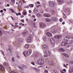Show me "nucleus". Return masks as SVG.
Wrapping results in <instances>:
<instances>
[{
    "instance_id": "f257e3e1",
    "label": "nucleus",
    "mask_w": 73,
    "mask_h": 73,
    "mask_svg": "<svg viewBox=\"0 0 73 73\" xmlns=\"http://www.w3.org/2000/svg\"><path fill=\"white\" fill-rule=\"evenodd\" d=\"M65 42L66 43V44H72L73 42V38L70 36H67L64 38Z\"/></svg>"
},
{
    "instance_id": "f03ea898",
    "label": "nucleus",
    "mask_w": 73,
    "mask_h": 73,
    "mask_svg": "<svg viewBox=\"0 0 73 73\" xmlns=\"http://www.w3.org/2000/svg\"><path fill=\"white\" fill-rule=\"evenodd\" d=\"M31 53V52L29 50L25 51L23 53V54L25 57H26V55L27 56H29Z\"/></svg>"
},
{
    "instance_id": "7ed1b4c3",
    "label": "nucleus",
    "mask_w": 73,
    "mask_h": 73,
    "mask_svg": "<svg viewBox=\"0 0 73 73\" xmlns=\"http://www.w3.org/2000/svg\"><path fill=\"white\" fill-rule=\"evenodd\" d=\"M39 25L40 27V28H44L46 27L45 24L43 23H39Z\"/></svg>"
},
{
    "instance_id": "20e7f679",
    "label": "nucleus",
    "mask_w": 73,
    "mask_h": 73,
    "mask_svg": "<svg viewBox=\"0 0 73 73\" xmlns=\"http://www.w3.org/2000/svg\"><path fill=\"white\" fill-rule=\"evenodd\" d=\"M50 42L51 44L53 45V46H54L55 45L54 44L55 43V41L54 38H51L50 39Z\"/></svg>"
},
{
    "instance_id": "39448f33",
    "label": "nucleus",
    "mask_w": 73,
    "mask_h": 73,
    "mask_svg": "<svg viewBox=\"0 0 73 73\" xmlns=\"http://www.w3.org/2000/svg\"><path fill=\"white\" fill-rule=\"evenodd\" d=\"M45 53L47 56H50L51 55V52L49 50H45Z\"/></svg>"
},
{
    "instance_id": "423d86ee",
    "label": "nucleus",
    "mask_w": 73,
    "mask_h": 73,
    "mask_svg": "<svg viewBox=\"0 0 73 73\" xmlns=\"http://www.w3.org/2000/svg\"><path fill=\"white\" fill-rule=\"evenodd\" d=\"M49 5L50 7H53L55 5V3L54 2L49 1Z\"/></svg>"
},
{
    "instance_id": "0eeeda50",
    "label": "nucleus",
    "mask_w": 73,
    "mask_h": 73,
    "mask_svg": "<svg viewBox=\"0 0 73 73\" xmlns=\"http://www.w3.org/2000/svg\"><path fill=\"white\" fill-rule=\"evenodd\" d=\"M32 41V36H29L27 38V41L29 42Z\"/></svg>"
},
{
    "instance_id": "6e6552de",
    "label": "nucleus",
    "mask_w": 73,
    "mask_h": 73,
    "mask_svg": "<svg viewBox=\"0 0 73 73\" xmlns=\"http://www.w3.org/2000/svg\"><path fill=\"white\" fill-rule=\"evenodd\" d=\"M48 64H49L51 66H53V65H54V64L53 63L52 61L49 60L48 61Z\"/></svg>"
},
{
    "instance_id": "1a4fd4ad",
    "label": "nucleus",
    "mask_w": 73,
    "mask_h": 73,
    "mask_svg": "<svg viewBox=\"0 0 73 73\" xmlns=\"http://www.w3.org/2000/svg\"><path fill=\"white\" fill-rule=\"evenodd\" d=\"M58 3L61 4H62V3H64V0H57Z\"/></svg>"
},
{
    "instance_id": "9d476101",
    "label": "nucleus",
    "mask_w": 73,
    "mask_h": 73,
    "mask_svg": "<svg viewBox=\"0 0 73 73\" xmlns=\"http://www.w3.org/2000/svg\"><path fill=\"white\" fill-rule=\"evenodd\" d=\"M44 15L45 17H49L50 16V14L48 13L44 14Z\"/></svg>"
},
{
    "instance_id": "9b49d317",
    "label": "nucleus",
    "mask_w": 73,
    "mask_h": 73,
    "mask_svg": "<svg viewBox=\"0 0 73 73\" xmlns=\"http://www.w3.org/2000/svg\"><path fill=\"white\" fill-rule=\"evenodd\" d=\"M62 37V36L61 35H58L55 36V37L56 38H60V37Z\"/></svg>"
},
{
    "instance_id": "f8f14e48",
    "label": "nucleus",
    "mask_w": 73,
    "mask_h": 73,
    "mask_svg": "<svg viewBox=\"0 0 73 73\" xmlns=\"http://www.w3.org/2000/svg\"><path fill=\"white\" fill-rule=\"evenodd\" d=\"M24 47L25 48H26V49H28V48H29V44H26L25 45Z\"/></svg>"
},
{
    "instance_id": "ddd939ff",
    "label": "nucleus",
    "mask_w": 73,
    "mask_h": 73,
    "mask_svg": "<svg viewBox=\"0 0 73 73\" xmlns=\"http://www.w3.org/2000/svg\"><path fill=\"white\" fill-rule=\"evenodd\" d=\"M62 54L63 56H64L65 57H66V58H68V57H69V55L65 53H63Z\"/></svg>"
},
{
    "instance_id": "4468645a",
    "label": "nucleus",
    "mask_w": 73,
    "mask_h": 73,
    "mask_svg": "<svg viewBox=\"0 0 73 73\" xmlns=\"http://www.w3.org/2000/svg\"><path fill=\"white\" fill-rule=\"evenodd\" d=\"M21 5H22V1H20L19 2L18 6L19 7H20Z\"/></svg>"
},
{
    "instance_id": "2eb2a0df",
    "label": "nucleus",
    "mask_w": 73,
    "mask_h": 73,
    "mask_svg": "<svg viewBox=\"0 0 73 73\" xmlns=\"http://www.w3.org/2000/svg\"><path fill=\"white\" fill-rule=\"evenodd\" d=\"M68 44H66V42H62L61 44V46H64L65 45H67Z\"/></svg>"
},
{
    "instance_id": "dca6fc26",
    "label": "nucleus",
    "mask_w": 73,
    "mask_h": 73,
    "mask_svg": "<svg viewBox=\"0 0 73 73\" xmlns=\"http://www.w3.org/2000/svg\"><path fill=\"white\" fill-rule=\"evenodd\" d=\"M42 47L44 48V49H47V48H48V46L46 44H44L43 45Z\"/></svg>"
},
{
    "instance_id": "f3484780",
    "label": "nucleus",
    "mask_w": 73,
    "mask_h": 73,
    "mask_svg": "<svg viewBox=\"0 0 73 73\" xmlns=\"http://www.w3.org/2000/svg\"><path fill=\"white\" fill-rule=\"evenodd\" d=\"M0 69H1L2 70H4V68L3 66L1 64H0Z\"/></svg>"
},
{
    "instance_id": "a211bd4d",
    "label": "nucleus",
    "mask_w": 73,
    "mask_h": 73,
    "mask_svg": "<svg viewBox=\"0 0 73 73\" xmlns=\"http://www.w3.org/2000/svg\"><path fill=\"white\" fill-rule=\"evenodd\" d=\"M52 20L54 21H56L57 20V18L55 17H53L52 19Z\"/></svg>"
},
{
    "instance_id": "6ab92c4d",
    "label": "nucleus",
    "mask_w": 73,
    "mask_h": 73,
    "mask_svg": "<svg viewBox=\"0 0 73 73\" xmlns=\"http://www.w3.org/2000/svg\"><path fill=\"white\" fill-rule=\"evenodd\" d=\"M59 50L61 52H65V50L62 48H60L59 49Z\"/></svg>"
},
{
    "instance_id": "aec40b11",
    "label": "nucleus",
    "mask_w": 73,
    "mask_h": 73,
    "mask_svg": "<svg viewBox=\"0 0 73 73\" xmlns=\"http://www.w3.org/2000/svg\"><path fill=\"white\" fill-rule=\"evenodd\" d=\"M46 35L48 36V37H50L51 36H52V35L49 32H48L47 33Z\"/></svg>"
},
{
    "instance_id": "412c9836",
    "label": "nucleus",
    "mask_w": 73,
    "mask_h": 73,
    "mask_svg": "<svg viewBox=\"0 0 73 73\" xmlns=\"http://www.w3.org/2000/svg\"><path fill=\"white\" fill-rule=\"evenodd\" d=\"M44 63V60H41V61H40V63L39 64L40 65H43Z\"/></svg>"
},
{
    "instance_id": "4be33fe9",
    "label": "nucleus",
    "mask_w": 73,
    "mask_h": 73,
    "mask_svg": "<svg viewBox=\"0 0 73 73\" xmlns=\"http://www.w3.org/2000/svg\"><path fill=\"white\" fill-rule=\"evenodd\" d=\"M57 32V29H54L52 31V33H55Z\"/></svg>"
},
{
    "instance_id": "5701e85b",
    "label": "nucleus",
    "mask_w": 73,
    "mask_h": 73,
    "mask_svg": "<svg viewBox=\"0 0 73 73\" xmlns=\"http://www.w3.org/2000/svg\"><path fill=\"white\" fill-rule=\"evenodd\" d=\"M41 61V59H38L37 61L38 64H40V63Z\"/></svg>"
},
{
    "instance_id": "b1692460",
    "label": "nucleus",
    "mask_w": 73,
    "mask_h": 73,
    "mask_svg": "<svg viewBox=\"0 0 73 73\" xmlns=\"http://www.w3.org/2000/svg\"><path fill=\"white\" fill-rule=\"evenodd\" d=\"M17 67L19 68V69H20L21 70H24V69L22 67L18 66Z\"/></svg>"
},
{
    "instance_id": "393cba45",
    "label": "nucleus",
    "mask_w": 73,
    "mask_h": 73,
    "mask_svg": "<svg viewBox=\"0 0 73 73\" xmlns=\"http://www.w3.org/2000/svg\"><path fill=\"white\" fill-rule=\"evenodd\" d=\"M45 21L46 22H49L50 20L49 19L46 18L45 19Z\"/></svg>"
},
{
    "instance_id": "a878e982",
    "label": "nucleus",
    "mask_w": 73,
    "mask_h": 73,
    "mask_svg": "<svg viewBox=\"0 0 73 73\" xmlns=\"http://www.w3.org/2000/svg\"><path fill=\"white\" fill-rule=\"evenodd\" d=\"M29 7H30V8H32L33 7L34 5L33 4H31L29 5Z\"/></svg>"
},
{
    "instance_id": "bb28decb",
    "label": "nucleus",
    "mask_w": 73,
    "mask_h": 73,
    "mask_svg": "<svg viewBox=\"0 0 73 73\" xmlns=\"http://www.w3.org/2000/svg\"><path fill=\"white\" fill-rule=\"evenodd\" d=\"M21 66L23 68H26L27 67V66L24 64H22Z\"/></svg>"
},
{
    "instance_id": "cd10ccee",
    "label": "nucleus",
    "mask_w": 73,
    "mask_h": 73,
    "mask_svg": "<svg viewBox=\"0 0 73 73\" xmlns=\"http://www.w3.org/2000/svg\"><path fill=\"white\" fill-rule=\"evenodd\" d=\"M11 60L13 62H15V58L14 57H12Z\"/></svg>"
},
{
    "instance_id": "c85d7f7f",
    "label": "nucleus",
    "mask_w": 73,
    "mask_h": 73,
    "mask_svg": "<svg viewBox=\"0 0 73 73\" xmlns=\"http://www.w3.org/2000/svg\"><path fill=\"white\" fill-rule=\"evenodd\" d=\"M43 39L44 41H46V37L45 36H44L43 37Z\"/></svg>"
},
{
    "instance_id": "c756f323",
    "label": "nucleus",
    "mask_w": 73,
    "mask_h": 73,
    "mask_svg": "<svg viewBox=\"0 0 73 73\" xmlns=\"http://www.w3.org/2000/svg\"><path fill=\"white\" fill-rule=\"evenodd\" d=\"M69 73H72L73 72V70L71 69H69Z\"/></svg>"
},
{
    "instance_id": "7c9ffc66",
    "label": "nucleus",
    "mask_w": 73,
    "mask_h": 73,
    "mask_svg": "<svg viewBox=\"0 0 73 73\" xmlns=\"http://www.w3.org/2000/svg\"><path fill=\"white\" fill-rule=\"evenodd\" d=\"M22 14L23 15H26L27 14V12H24L22 13Z\"/></svg>"
},
{
    "instance_id": "2f4dec72",
    "label": "nucleus",
    "mask_w": 73,
    "mask_h": 73,
    "mask_svg": "<svg viewBox=\"0 0 73 73\" xmlns=\"http://www.w3.org/2000/svg\"><path fill=\"white\" fill-rule=\"evenodd\" d=\"M34 13H37V9H36V8H35L34 9Z\"/></svg>"
},
{
    "instance_id": "473e14b6",
    "label": "nucleus",
    "mask_w": 73,
    "mask_h": 73,
    "mask_svg": "<svg viewBox=\"0 0 73 73\" xmlns=\"http://www.w3.org/2000/svg\"><path fill=\"white\" fill-rule=\"evenodd\" d=\"M10 9L11 10V12H12L13 13H15V11H14V10H13V9Z\"/></svg>"
},
{
    "instance_id": "72a5a7b5",
    "label": "nucleus",
    "mask_w": 73,
    "mask_h": 73,
    "mask_svg": "<svg viewBox=\"0 0 73 73\" xmlns=\"http://www.w3.org/2000/svg\"><path fill=\"white\" fill-rule=\"evenodd\" d=\"M37 16H38V17H42V15L40 14H37Z\"/></svg>"
},
{
    "instance_id": "f704fd0d",
    "label": "nucleus",
    "mask_w": 73,
    "mask_h": 73,
    "mask_svg": "<svg viewBox=\"0 0 73 73\" xmlns=\"http://www.w3.org/2000/svg\"><path fill=\"white\" fill-rule=\"evenodd\" d=\"M3 65H5V66H7V65H8V63H6V62H5L3 63Z\"/></svg>"
},
{
    "instance_id": "c9c22d12",
    "label": "nucleus",
    "mask_w": 73,
    "mask_h": 73,
    "mask_svg": "<svg viewBox=\"0 0 73 73\" xmlns=\"http://www.w3.org/2000/svg\"><path fill=\"white\" fill-rule=\"evenodd\" d=\"M63 15H64V19H66V16L64 14V13H63Z\"/></svg>"
},
{
    "instance_id": "e433bc0d",
    "label": "nucleus",
    "mask_w": 73,
    "mask_h": 73,
    "mask_svg": "<svg viewBox=\"0 0 73 73\" xmlns=\"http://www.w3.org/2000/svg\"><path fill=\"white\" fill-rule=\"evenodd\" d=\"M69 63L70 64H73V61H69Z\"/></svg>"
},
{
    "instance_id": "4c0bfd02",
    "label": "nucleus",
    "mask_w": 73,
    "mask_h": 73,
    "mask_svg": "<svg viewBox=\"0 0 73 73\" xmlns=\"http://www.w3.org/2000/svg\"><path fill=\"white\" fill-rule=\"evenodd\" d=\"M24 8H29V6H25L24 7Z\"/></svg>"
},
{
    "instance_id": "58836bf2",
    "label": "nucleus",
    "mask_w": 73,
    "mask_h": 73,
    "mask_svg": "<svg viewBox=\"0 0 73 73\" xmlns=\"http://www.w3.org/2000/svg\"><path fill=\"white\" fill-rule=\"evenodd\" d=\"M1 53L3 54V56H4V52L2 50H1Z\"/></svg>"
},
{
    "instance_id": "ea45409f",
    "label": "nucleus",
    "mask_w": 73,
    "mask_h": 73,
    "mask_svg": "<svg viewBox=\"0 0 73 73\" xmlns=\"http://www.w3.org/2000/svg\"><path fill=\"white\" fill-rule=\"evenodd\" d=\"M33 69L34 70H35V71H36L37 70V68H33Z\"/></svg>"
},
{
    "instance_id": "a19ab883",
    "label": "nucleus",
    "mask_w": 73,
    "mask_h": 73,
    "mask_svg": "<svg viewBox=\"0 0 73 73\" xmlns=\"http://www.w3.org/2000/svg\"><path fill=\"white\" fill-rule=\"evenodd\" d=\"M10 73H17L15 72V71H11Z\"/></svg>"
},
{
    "instance_id": "79ce46f5",
    "label": "nucleus",
    "mask_w": 73,
    "mask_h": 73,
    "mask_svg": "<svg viewBox=\"0 0 73 73\" xmlns=\"http://www.w3.org/2000/svg\"><path fill=\"white\" fill-rule=\"evenodd\" d=\"M0 35H3V33H2V32L0 30Z\"/></svg>"
},
{
    "instance_id": "37998d69",
    "label": "nucleus",
    "mask_w": 73,
    "mask_h": 73,
    "mask_svg": "<svg viewBox=\"0 0 73 73\" xmlns=\"http://www.w3.org/2000/svg\"><path fill=\"white\" fill-rule=\"evenodd\" d=\"M60 22H62V19L61 18L59 20Z\"/></svg>"
},
{
    "instance_id": "c03bdc74",
    "label": "nucleus",
    "mask_w": 73,
    "mask_h": 73,
    "mask_svg": "<svg viewBox=\"0 0 73 73\" xmlns=\"http://www.w3.org/2000/svg\"><path fill=\"white\" fill-rule=\"evenodd\" d=\"M31 64L32 65H35V63H33V62H31Z\"/></svg>"
},
{
    "instance_id": "a18cd8bd",
    "label": "nucleus",
    "mask_w": 73,
    "mask_h": 73,
    "mask_svg": "<svg viewBox=\"0 0 73 73\" xmlns=\"http://www.w3.org/2000/svg\"><path fill=\"white\" fill-rule=\"evenodd\" d=\"M44 72L45 73H48V70H44Z\"/></svg>"
},
{
    "instance_id": "49530a36",
    "label": "nucleus",
    "mask_w": 73,
    "mask_h": 73,
    "mask_svg": "<svg viewBox=\"0 0 73 73\" xmlns=\"http://www.w3.org/2000/svg\"><path fill=\"white\" fill-rule=\"evenodd\" d=\"M15 0H11V2L13 3H15Z\"/></svg>"
},
{
    "instance_id": "de8ad7c7",
    "label": "nucleus",
    "mask_w": 73,
    "mask_h": 73,
    "mask_svg": "<svg viewBox=\"0 0 73 73\" xmlns=\"http://www.w3.org/2000/svg\"><path fill=\"white\" fill-rule=\"evenodd\" d=\"M21 22H22V23H24V21L23 19H22L21 20Z\"/></svg>"
},
{
    "instance_id": "09e8293b",
    "label": "nucleus",
    "mask_w": 73,
    "mask_h": 73,
    "mask_svg": "<svg viewBox=\"0 0 73 73\" xmlns=\"http://www.w3.org/2000/svg\"><path fill=\"white\" fill-rule=\"evenodd\" d=\"M63 71H64V72H66V70L65 69H64L63 70Z\"/></svg>"
},
{
    "instance_id": "8fccbe9b",
    "label": "nucleus",
    "mask_w": 73,
    "mask_h": 73,
    "mask_svg": "<svg viewBox=\"0 0 73 73\" xmlns=\"http://www.w3.org/2000/svg\"><path fill=\"white\" fill-rule=\"evenodd\" d=\"M29 12L30 13H32V11L31 10H29Z\"/></svg>"
},
{
    "instance_id": "3c124183",
    "label": "nucleus",
    "mask_w": 73,
    "mask_h": 73,
    "mask_svg": "<svg viewBox=\"0 0 73 73\" xmlns=\"http://www.w3.org/2000/svg\"><path fill=\"white\" fill-rule=\"evenodd\" d=\"M37 4H40V2L38 1L37 2Z\"/></svg>"
},
{
    "instance_id": "603ef678",
    "label": "nucleus",
    "mask_w": 73,
    "mask_h": 73,
    "mask_svg": "<svg viewBox=\"0 0 73 73\" xmlns=\"http://www.w3.org/2000/svg\"><path fill=\"white\" fill-rule=\"evenodd\" d=\"M3 10L4 11H7V10H6V9H4Z\"/></svg>"
},
{
    "instance_id": "864d4df0",
    "label": "nucleus",
    "mask_w": 73,
    "mask_h": 73,
    "mask_svg": "<svg viewBox=\"0 0 73 73\" xmlns=\"http://www.w3.org/2000/svg\"><path fill=\"white\" fill-rule=\"evenodd\" d=\"M23 3H26V2L24 0H23Z\"/></svg>"
},
{
    "instance_id": "5fc2aeb1",
    "label": "nucleus",
    "mask_w": 73,
    "mask_h": 73,
    "mask_svg": "<svg viewBox=\"0 0 73 73\" xmlns=\"http://www.w3.org/2000/svg\"><path fill=\"white\" fill-rule=\"evenodd\" d=\"M15 25H18V23H15Z\"/></svg>"
},
{
    "instance_id": "6e6d98bb",
    "label": "nucleus",
    "mask_w": 73,
    "mask_h": 73,
    "mask_svg": "<svg viewBox=\"0 0 73 73\" xmlns=\"http://www.w3.org/2000/svg\"><path fill=\"white\" fill-rule=\"evenodd\" d=\"M23 17H24V15H21V18Z\"/></svg>"
},
{
    "instance_id": "4d7b16f0",
    "label": "nucleus",
    "mask_w": 73,
    "mask_h": 73,
    "mask_svg": "<svg viewBox=\"0 0 73 73\" xmlns=\"http://www.w3.org/2000/svg\"><path fill=\"white\" fill-rule=\"evenodd\" d=\"M3 12V11L2 10H1L0 12H1V13H2Z\"/></svg>"
},
{
    "instance_id": "13d9d810",
    "label": "nucleus",
    "mask_w": 73,
    "mask_h": 73,
    "mask_svg": "<svg viewBox=\"0 0 73 73\" xmlns=\"http://www.w3.org/2000/svg\"><path fill=\"white\" fill-rule=\"evenodd\" d=\"M32 17H34V18H35V15H33L32 16Z\"/></svg>"
},
{
    "instance_id": "bf43d9fd",
    "label": "nucleus",
    "mask_w": 73,
    "mask_h": 73,
    "mask_svg": "<svg viewBox=\"0 0 73 73\" xmlns=\"http://www.w3.org/2000/svg\"><path fill=\"white\" fill-rule=\"evenodd\" d=\"M35 57H37V54H35Z\"/></svg>"
},
{
    "instance_id": "052dcab7",
    "label": "nucleus",
    "mask_w": 73,
    "mask_h": 73,
    "mask_svg": "<svg viewBox=\"0 0 73 73\" xmlns=\"http://www.w3.org/2000/svg\"><path fill=\"white\" fill-rule=\"evenodd\" d=\"M40 6H41L40 5H38L37 6V7H40Z\"/></svg>"
},
{
    "instance_id": "680f3d73",
    "label": "nucleus",
    "mask_w": 73,
    "mask_h": 73,
    "mask_svg": "<svg viewBox=\"0 0 73 73\" xmlns=\"http://www.w3.org/2000/svg\"><path fill=\"white\" fill-rule=\"evenodd\" d=\"M18 15H21V13H18Z\"/></svg>"
},
{
    "instance_id": "e2e57ef3",
    "label": "nucleus",
    "mask_w": 73,
    "mask_h": 73,
    "mask_svg": "<svg viewBox=\"0 0 73 73\" xmlns=\"http://www.w3.org/2000/svg\"><path fill=\"white\" fill-rule=\"evenodd\" d=\"M62 24L63 25L65 24V22H63L62 23Z\"/></svg>"
},
{
    "instance_id": "0e129e2a",
    "label": "nucleus",
    "mask_w": 73,
    "mask_h": 73,
    "mask_svg": "<svg viewBox=\"0 0 73 73\" xmlns=\"http://www.w3.org/2000/svg\"><path fill=\"white\" fill-rule=\"evenodd\" d=\"M36 19H34V21H36Z\"/></svg>"
},
{
    "instance_id": "69168bd1",
    "label": "nucleus",
    "mask_w": 73,
    "mask_h": 73,
    "mask_svg": "<svg viewBox=\"0 0 73 73\" xmlns=\"http://www.w3.org/2000/svg\"><path fill=\"white\" fill-rule=\"evenodd\" d=\"M44 57H47V56H46V55H44Z\"/></svg>"
},
{
    "instance_id": "338daca9",
    "label": "nucleus",
    "mask_w": 73,
    "mask_h": 73,
    "mask_svg": "<svg viewBox=\"0 0 73 73\" xmlns=\"http://www.w3.org/2000/svg\"><path fill=\"white\" fill-rule=\"evenodd\" d=\"M7 7H9V4H7Z\"/></svg>"
},
{
    "instance_id": "774afa93",
    "label": "nucleus",
    "mask_w": 73,
    "mask_h": 73,
    "mask_svg": "<svg viewBox=\"0 0 73 73\" xmlns=\"http://www.w3.org/2000/svg\"><path fill=\"white\" fill-rule=\"evenodd\" d=\"M70 3H72V1H70Z\"/></svg>"
}]
</instances>
